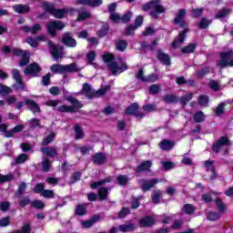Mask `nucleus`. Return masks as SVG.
<instances>
[{"instance_id": "1a4fd4ad", "label": "nucleus", "mask_w": 233, "mask_h": 233, "mask_svg": "<svg viewBox=\"0 0 233 233\" xmlns=\"http://www.w3.org/2000/svg\"><path fill=\"white\" fill-rule=\"evenodd\" d=\"M110 88H112V86L110 85H107V86H105L103 88L98 89L97 91L91 88L84 94L86 97H87L88 99H94L96 97H103V96H105L108 92V90H110Z\"/></svg>"}, {"instance_id": "bb28decb", "label": "nucleus", "mask_w": 233, "mask_h": 233, "mask_svg": "<svg viewBox=\"0 0 233 233\" xmlns=\"http://www.w3.org/2000/svg\"><path fill=\"white\" fill-rule=\"evenodd\" d=\"M40 152H42L44 156H47V157H54L55 156H57V149H56L54 147H42Z\"/></svg>"}, {"instance_id": "6e6552de", "label": "nucleus", "mask_w": 233, "mask_h": 233, "mask_svg": "<svg viewBox=\"0 0 233 233\" xmlns=\"http://www.w3.org/2000/svg\"><path fill=\"white\" fill-rule=\"evenodd\" d=\"M159 183V178H142L139 180V185L142 192H148L152 190Z\"/></svg>"}, {"instance_id": "cd10ccee", "label": "nucleus", "mask_w": 233, "mask_h": 233, "mask_svg": "<svg viewBox=\"0 0 233 233\" xmlns=\"http://www.w3.org/2000/svg\"><path fill=\"white\" fill-rule=\"evenodd\" d=\"M151 167H152V162L149 160H146L137 167L136 172L137 174H141V172H147V170H150Z\"/></svg>"}, {"instance_id": "bf43d9fd", "label": "nucleus", "mask_w": 233, "mask_h": 233, "mask_svg": "<svg viewBox=\"0 0 233 233\" xmlns=\"http://www.w3.org/2000/svg\"><path fill=\"white\" fill-rule=\"evenodd\" d=\"M13 92L10 86L5 85L0 86V94L2 96H8V94H12Z\"/></svg>"}, {"instance_id": "0e129e2a", "label": "nucleus", "mask_w": 233, "mask_h": 233, "mask_svg": "<svg viewBox=\"0 0 233 233\" xmlns=\"http://www.w3.org/2000/svg\"><path fill=\"white\" fill-rule=\"evenodd\" d=\"M50 77H52V74L50 73H47L46 76H42L41 85L43 86H48V85L51 83Z\"/></svg>"}, {"instance_id": "0eeeda50", "label": "nucleus", "mask_w": 233, "mask_h": 233, "mask_svg": "<svg viewBox=\"0 0 233 233\" xmlns=\"http://www.w3.org/2000/svg\"><path fill=\"white\" fill-rule=\"evenodd\" d=\"M125 114L126 116L140 117V119H143V117H145V113L141 112V106H139V104L136 102L132 103L127 107H126Z\"/></svg>"}, {"instance_id": "f03ea898", "label": "nucleus", "mask_w": 233, "mask_h": 233, "mask_svg": "<svg viewBox=\"0 0 233 233\" xmlns=\"http://www.w3.org/2000/svg\"><path fill=\"white\" fill-rule=\"evenodd\" d=\"M218 55L220 57V60L217 62L218 68H228V66L233 68V49L220 52Z\"/></svg>"}, {"instance_id": "412c9836", "label": "nucleus", "mask_w": 233, "mask_h": 233, "mask_svg": "<svg viewBox=\"0 0 233 233\" xmlns=\"http://www.w3.org/2000/svg\"><path fill=\"white\" fill-rule=\"evenodd\" d=\"M175 145H176V143H174V141L169 140V139H162L160 141V143L158 144L159 148H161V150H164L166 152L172 150L174 148Z\"/></svg>"}, {"instance_id": "aec40b11", "label": "nucleus", "mask_w": 233, "mask_h": 233, "mask_svg": "<svg viewBox=\"0 0 233 233\" xmlns=\"http://www.w3.org/2000/svg\"><path fill=\"white\" fill-rule=\"evenodd\" d=\"M72 72H77V66L75 63H71L66 66L59 65V74H66Z\"/></svg>"}, {"instance_id": "4be33fe9", "label": "nucleus", "mask_w": 233, "mask_h": 233, "mask_svg": "<svg viewBox=\"0 0 233 233\" xmlns=\"http://www.w3.org/2000/svg\"><path fill=\"white\" fill-rule=\"evenodd\" d=\"M205 167L208 170H210L211 176L210 180L214 181V179H218V172H216V167H214V161L213 160H207L205 161Z\"/></svg>"}, {"instance_id": "f8f14e48", "label": "nucleus", "mask_w": 233, "mask_h": 233, "mask_svg": "<svg viewBox=\"0 0 233 233\" xmlns=\"http://www.w3.org/2000/svg\"><path fill=\"white\" fill-rule=\"evenodd\" d=\"M42 7L44 12L54 15L56 19H59V9H56V5L45 1L42 3Z\"/></svg>"}, {"instance_id": "680f3d73", "label": "nucleus", "mask_w": 233, "mask_h": 233, "mask_svg": "<svg viewBox=\"0 0 233 233\" xmlns=\"http://www.w3.org/2000/svg\"><path fill=\"white\" fill-rule=\"evenodd\" d=\"M128 214H130V208H122L118 212V218L119 219H125Z\"/></svg>"}, {"instance_id": "13d9d810", "label": "nucleus", "mask_w": 233, "mask_h": 233, "mask_svg": "<svg viewBox=\"0 0 233 233\" xmlns=\"http://www.w3.org/2000/svg\"><path fill=\"white\" fill-rule=\"evenodd\" d=\"M204 10L205 9L203 7L192 9L191 16L193 17V19H198V17H201V15H203Z\"/></svg>"}, {"instance_id": "6ab92c4d", "label": "nucleus", "mask_w": 233, "mask_h": 233, "mask_svg": "<svg viewBox=\"0 0 233 233\" xmlns=\"http://www.w3.org/2000/svg\"><path fill=\"white\" fill-rule=\"evenodd\" d=\"M87 208H88V204L86 203L77 204L75 208V216H78L79 218H82L83 216H86Z\"/></svg>"}, {"instance_id": "774afa93", "label": "nucleus", "mask_w": 233, "mask_h": 233, "mask_svg": "<svg viewBox=\"0 0 233 233\" xmlns=\"http://www.w3.org/2000/svg\"><path fill=\"white\" fill-rule=\"evenodd\" d=\"M225 102L220 103L216 109V116H223V114L225 113Z\"/></svg>"}, {"instance_id": "ea45409f", "label": "nucleus", "mask_w": 233, "mask_h": 233, "mask_svg": "<svg viewBox=\"0 0 233 233\" xmlns=\"http://www.w3.org/2000/svg\"><path fill=\"white\" fill-rule=\"evenodd\" d=\"M182 212L187 216H193L196 213V208L192 204H185L182 208Z\"/></svg>"}, {"instance_id": "f704fd0d", "label": "nucleus", "mask_w": 233, "mask_h": 233, "mask_svg": "<svg viewBox=\"0 0 233 233\" xmlns=\"http://www.w3.org/2000/svg\"><path fill=\"white\" fill-rule=\"evenodd\" d=\"M110 32V25L108 23H105L102 25L100 30L97 31V37L103 38Z\"/></svg>"}, {"instance_id": "39448f33", "label": "nucleus", "mask_w": 233, "mask_h": 233, "mask_svg": "<svg viewBox=\"0 0 233 233\" xmlns=\"http://www.w3.org/2000/svg\"><path fill=\"white\" fill-rule=\"evenodd\" d=\"M12 52L13 56H15V57H21V60L19 62L20 66H26V65L30 63V51L15 48Z\"/></svg>"}, {"instance_id": "69168bd1", "label": "nucleus", "mask_w": 233, "mask_h": 233, "mask_svg": "<svg viewBox=\"0 0 233 233\" xmlns=\"http://www.w3.org/2000/svg\"><path fill=\"white\" fill-rule=\"evenodd\" d=\"M120 19L124 24L130 23V20L132 19V12L128 11L125 13L122 16H120Z\"/></svg>"}, {"instance_id": "2eb2a0df", "label": "nucleus", "mask_w": 233, "mask_h": 233, "mask_svg": "<svg viewBox=\"0 0 233 233\" xmlns=\"http://www.w3.org/2000/svg\"><path fill=\"white\" fill-rule=\"evenodd\" d=\"M140 228H150L156 225V218L151 216H145L138 220Z\"/></svg>"}, {"instance_id": "473e14b6", "label": "nucleus", "mask_w": 233, "mask_h": 233, "mask_svg": "<svg viewBox=\"0 0 233 233\" xmlns=\"http://www.w3.org/2000/svg\"><path fill=\"white\" fill-rule=\"evenodd\" d=\"M120 232H134L136 230V225L134 223L122 224L118 226Z\"/></svg>"}, {"instance_id": "79ce46f5", "label": "nucleus", "mask_w": 233, "mask_h": 233, "mask_svg": "<svg viewBox=\"0 0 233 233\" xmlns=\"http://www.w3.org/2000/svg\"><path fill=\"white\" fill-rule=\"evenodd\" d=\"M98 198L100 201H105L108 199V188L106 187H100L98 189Z\"/></svg>"}, {"instance_id": "a878e982", "label": "nucleus", "mask_w": 233, "mask_h": 233, "mask_svg": "<svg viewBox=\"0 0 233 233\" xmlns=\"http://www.w3.org/2000/svg\"><path fill=\"white\" fill-rule=\"evenodd\" d=\"M163 101L167 105H177L179 103V97L173 94H167L164 96Z\"/></svg>"}, {"instance_id": "864d4df0", "label": "nucleus", "mask_w": 233, "mask_h": 233, "mask_svg": "<svg viewBox=\"0 0 233 233\" xmlns=\"http://www.w3.org/2000/svg\"><path fill=\"white\" fill-rule=\"evenodd\" d=\"M210 23H212V21L203 17V18H201V20L199 22L198 27L201 30H207V28H208V26H210Z\"/></svg>"}, {"instance_id": "09e8293b", "label": "nucleus", "mask_w": 233, "mask_h": 233, "mask_svg": "<svg viewBox=\"0 0 233 233\" xmlns=\"http://www.w3.org/2000/svg\"><path fill=\"white\" fill-rule=\"evenodd\" d=\"M205 113H203V111H198L193 116L195 123H203V121H205Z\"/></svg>"}, {"instance_id": "7ed1b4c3", "label": "nucleus", "mask_w": 233, "mask_h": 233, "mask_svg": "<svg viewBox=\"0 0 233 233\" xmlns=\"http://www.w3.org/2000/svg\"><path fill=\"white\" fill-rule=\"evenodd\" d=\"M66 101L71 103L72 106L63 105L59 106V112H66L68 114H76L77 110L83 108V104L74 96H67Z\"/></svg>"}, {"instance_id": "4d7b16f0", "label": "nucleus", "mask_w": 233, "mask_h": 233, "mask_svg": "<svg viewBox=\"0 0 233 233\" xmlns=\"http://www.w3.org/2000/svg\"><path fill=\"white\" fill-rule=\"evenodd\" d=\"M157 79H159V76L157 74H150L146 76L144 83H156Z\"/></svg>"}, {"instance_id": "4468645a", "label": "nucleus", "mask_w": 233, "mask_h": 233, "mask_svg": "<svg viewBox=\"0 0 233 233\" xmlns=\"http://www.w3.org/2000/svg\"><path fill=\"white\" fill-rule=\"evenodd\" d=\"M107 68L112 72L113 76H117V72L121 74L122 72H125V70H128V66L127 64H123L121 66L117 65V62L113 61L107 64Z\"/></svg>"}, {"instance_id": "5fc2aeb1", "label": "nucleus", "mask_w": 233, "mask_h": 233, "mask_svg": "<svg viewBox=\"0 0 233 233\" xmlns=\"http://www.w3.org/2000/svg\"><path fill=\"white\" fill-rule=\"evenodd\" d=\"M92 15L90 13L84 11L78 14L76 17V21L81 22V21H86V19H90Z\"/></svg>"}, {"instance_id": "20e7f679", "label": "nucleus", "mask_w": 233, "mask_h": 233, "mask_svg": "<svg viewBox=\"0 0 233 233\" xmlns=\"http://www.w3.org/2000/svg\"><path fill=\"white\" fill-rule=\"evenodd\" d=\"M12 76L13 79L17 83L13 86V88H15V90H22L23 92H26L28 88L26 87V85H25V81H23L21 71H19V69L14 68L12 70Z\"/></svg>"}, {"instance_id": "5701e85b", "label": "nucleus", "mask_w": 233, "mask_h": 233, "mask_svg": "<svg viewBox=\"0 0 233 233\" xmlns=\"http://www.w3.org/2000/svg\"><path fill=\"white\" fill-rule=\"evenodd\" d=\"M25 106H28L32 110V112L35 113L37 112L38 114H41V107H39V105L35 101L30 98H26L25 100ZM35 110V111H34Z\"/></svg>"}, {"instance_id": "a19ab883", "label": "nucleus", "mask_w": 233, "mask_h": 233, "mask_svg": "<svg viewBox=\"0 0 233 233\" xmlns=\"http://www.w3.org/2000/svg\"><path fill=\"white\" fill-rule=\"evenodd\" d=\"M86 65H94V61L97 59V54H96V51L94 50L89 51L86 54Z\"/></svg>"}, {"instance_id": "c03bdc74", "label": "nucleus", "mask_w": 233, "mask_h": 233, "mask_svg": "<svg viewBox=\"0 0 233 233\" xmlns=\"http://www.w3.org/2000/svg\"><path fill=\"white\" fill-rule=\"evenodd\" d=\"M32 232V225L30 223L24 224L21 228V230L15 229L12 233H31Z\"/></svg>"}, {"instance_id": "49530a36", "label": "nucleus", "mask_w": 233, "mask_h": 233, "mask_svg": "<svg viewBox=\"0 0 233 233\" xmlns=\"http://www.w3.org/2000/svg\"><path fill=\"white\" fill-rule=\"evenodd\" d=\"M32 208H35L36 210H43L45 208L46 205L45 202L35 199L31 202Z\"/></svg>"}, {"instance_id": "8fccbe9b", "label": "nucleus", "mask_w": 233, "mask_h": 233, "mask_svg": "<svg viewBox=\"0 0 233 233\" xmlns=\"http://www.w3.org/2000/svg\"><path fill=\"white\" fill-rule=\"evenodd\" d=\"M159 92H161V86L157 84L149 86L148 93L151 94V96H156V94H159Z\"/></svg>"}, {"instance_id": "7c9ffc66", "label": "nucleus", "mask_w": 233, "mask_h": 233, "mask_svg": "<svg viewBox=\"0 0 233 233\" xmlns=\"http://www.w3.org/2000/svg\"><path fill=\"white\" fill-rule=\"evenodd\" d=\"M74 131L76 132V136H75L76 141H79V139H83V137H85V131H83V127H81V125L75 124Z\"/></svg>"}, {"instance_id": "c756f323", "label": "nucleus", "mask_w": 233, "mask_h": 233, "mask_svg": "<svg viewBox=\"0 0 233 233\" xmlns=\"http://www.w3.org/2000/svg\"><path fill=\"white\" fill-rule=\"evenodd\" d=\"M13 9L16 14H28L30 12V6L28 5H15L13 6Z\"/></svg>"}, {"instance_id": "4c0bfd02", "label": "nucleus", "mask_w": 233, "mask_h": 233, "mask_svg": "<svg viewBox=\"0 0 233 233\" xmlns=\"http://www.w3.org/2000/svg\"><path fill=\"white\" fill-rule=\"evenodd\" d=\"M127 48H128V42H127V40L119 39L116 43V50H117V52H125Z\"/></svg>"}, {"instance_id": "e433bc0d", "label": "nucleus", "mask_w": 233, "mask_h": 233, "mask_svg": "<svg viewBox=\"0 0 233 233\" xmlns=\"http://www.w3.org/2000/svg\"><path fill=\"white\" fill-rule=\"evenodd\" d=\"M141 199H145V196L140 195L137 197H133V200L131 201V209L137 210L138 207H141Z\"/></svg>"}, {"instance_id": "603ef678", "label": "nucleus", "mask_w": 233, "mask_h": 233, "mask_svg": "<svg viewBox=\"0 0 233 233\" xmlns=\"http://www.w3.org/2000/svg\"><path fill=\"white\" fill-rule=\"evenodd\" d=\"M70 12H74V8H60L59 9V19H63L64 17H67L68 14H70Z\"/></svg>"}, {"instance_id": "052dcab7", "label": "nucleus", "mask_w": 233, "mask_h": 233, "mask_svg": "<svg viewBox=\"0 0 233 233\" xmlns=\"http://www.w3.org/2000/svg\"><path fill=\"white\" fill-rule=\"evenodd\" d=\"M44 191H45L44 183H37L33 188V192H35V194H43Z\"/></svg>"}, {"instance_id": "c85d7f7f", "label": "nucleus", "mask_w": 233, "mask_h": 233, "mask_svg": "<svg viewBox=\"0 0 233 233\" xmlns=\"http://www.w3.org/2000/svg\"><path fill=\"white\" fill-rule=\"evenodd\" d=\"M106 183H112V177H107L106 178H104L99 181H96L90 184V188L93 190H96V188H99V187H103V185H106Z\"/></svg>"}, {"instance_id": "6e6d98bb", "label": "nucleus", "mask_w": 233, "mask_h": 233, "mask_svg": "<svg viewBox=\"0 0 233 233\" xmlns=\"http://www.w3.org/2000/svg\"><path fill=\"white\" fill-rule=\"evenodd\" d=\"M228 14H230V9L223 8L222 10L218 12V14L215 15V18L223 19V17H227Z\"/></svg>"}, {"instance_id": "e2e57ef3", "label": "nucleus", "mask_w": 233, "mask_h": 233, "mask_svg": "<svg viewBox=\"0 0 233 233\" xmlns=\"http://www.w3.org/2000/svg\"><path fill=\"white\" fill-rule=\"evenodd\" d=\"M30 125H31L30 128L32 130H34V128H37V127H38V128H43V126H41V122L38 118H32L30 120Z\"/></svg>"}, {"instance_id": "a18cd8bd", "label": "nucleus", "mask_w": 233, "mask_h": 233, "mask_svg": "<svg viewBox=\"0 0 233 233\" xmlns=\"http://www.w3.org/2000/svg\"><path fill=\"white\" fill-rule=\"evenodd\" d=\"M210 99L208 98V96L207 95H200L198 98V103L200 105V106H208V102Z\"/></svg>"}, {"instance_id": "9b49d317", "label": "nucleus", "mask_w": 233, "mask_h": 233, "mask_svg": "<svg viewBox=\"0 0 233 233\" xmlns=\"http://www.w3.org/2000/svg\"><path fill=\"white\" fill-rule=\"evenodd\" d=\"M151 5H155V10L150 11L149 15L153 17L154 19H158L159 18V14H165L167 12V9L159 3H161V0H151L150 1Z\"/></svg>"}, {"instance_id": "f257e3e1", "label": "nucleus", "mask_w": 233, "mask_h": 233, "mask_svg": "<svg viewBox=\"0 0 233 233\" xmlns=\"http://www.w3.org/2000/svg\"><path fill=\"white\" fill-rule=\"evenodd\" d=\"M187 15V10L179 9L177 16L174 18V25H179L180 28H184V30L179 31L177 37H176L171 43L172 48H177V45H183L186 41L187 35L190 32V28H188L187 25V21L183 19Z\"/></svg>"}, {"instance_id": "a211bd4d", "label": "nucleus", "mask_w": 233, "mask_h": 233, "mask_svg": "<svg viewBox=\"0 0 233 233\" xmlns=\"http://www.w3.org/2000/svg\"><path fill=\"white\" fill-rule=\"evenodd\" d=\"M47 34L51 37H56L57 35V30H59V21H50L46 25Z\"/></svg>"}, {"instance_id": "423d86ee", "label": "nucleus", "mask_w": 233, "mask_h": 233, "mask_svg": "<svg viewBox=\"0 0 233 233\" xmlns=\"http://www.w3.org/2000/svg\"><path fill=\"white\" fill-rule=\"evenodd\" d=\"M232 145V142L230 141V138H228V136H223L220 137L211 147L212 152L214 154H219V150L223 148V147H230Z\"/></svg>"}, {"instance_id": "c9c22d12", "label": "nucleus", "mask_w": 233, "mask_h": 233, "mask_svg": "<svg viewBox=\"0 0 233 233\" xmlns=\"http://www.w3.org/2000/svg\"><path fill=\"white\" fill-rule=\"evenodd\" d=\"M192 97H194V94L190 92L188 94L182 96L180 98H178V101L181 106H187L189 101H192Z\"/></svg>"}, {"instance_id": "9d476101", "label": "nucleus", "mask_w": 233, "mask_h": 233, "mask_svg": "<svg viewBox=\"0 0 233 233\" xmlns=\"http://www.w3.org/2000/svg\"><path fill=\"white\" fill-rule=\"evenodd\" d=\"M41 70V66L37 62H33L25 68L24 74L25 76H31V77H37Z\"/></svg>"}, {"instance_id": "ddd939ff", "label": "nucleus", "mask_w": 233, "mask_h": 233, "mask_svg": "<svg viewBox=\"0 0 233 233\" xmlns=\"http://www.w3.org/2000/svg\"><path fill=\"white\" fill-rule=\"evenodd\" d=\"M74 33L66 32L62 36V43L68 46V48H76L77 46V41L75 38H72Z\"/></svg>"}, {"instance_id": "3c124183", "label": "nucleus", "mask_w": 233, "mask_h": 233, "mask_svg": "<svg viewBox=\"0 0 233 233\" xmlns=\"http://www.w3.org/2000/svg\"><path fill=\"white\" fill-rule=\"evenodd\" d=\"M81 176H83V173L76 171L72 174L69 181V185H74V183H77V181H81Z\"/></svg>"}, {"instance_id": "338daca9", "label": "nucleus", "mask_w": 233, "mask_h": 233, "mask_svg": "<svg viewBox=\"0 0 233 233\" xmlns=\"http://www.w3.org/2000/svg\"><path fill=\"white\" fill-rule=\"evenodd\" d=\"M11 204L8 201L0 202V210L1 212H8L10 210Z\"/></svg>"}, {"instance_id": "b1692460", "label": "nucleus", "mask_w": 233, "mask_h": 233, "mask_svg": "<svg viewBox=\"0 0 233 233\" xmlns=\"http://www.w3.org/2000/svg\"><path fill=\"white\" fill-rule=\"evenodd\" d=\"M49 52L56 61L59 59V46H56L52 41L48 42Z\"/></svg>"}, {"instance_id": "2f4dec72", "label": "nucleus", "mask_w": 233, "mask_h": 233, "mask_svg": "<svg viewBox=\"0 0 233 233\" xmlns=\"http://www.w3.org/2000/svg\"><path fill=\"white\" fill-rule=\"evenodd\" d=\"M56 141V133L51 132L47 136H46L42 140V147H48L51 143H54Z\"/></svg>"}, {"instance_id": "393cba45", "label": "nucleus", "mask_w": 233, "mask_h": 233, "mask_svg": "<svg viewBox=\"0 0 233 233\" xmlns=\"http://www.w3.org/2000/svg\"><path fill=\"white\" fill-rule=\"evenodd\" d=\"M161 198H163V191L161 189H155L151 194V201L155 205H159L161 203Z\"/></svg>"}, {"instance_id": "dca6fc26", "label": "nucleus", "mask_w": 233, "mask_h": 233, "mask_svg": "<svg viewBox=\"0 0 233 233\" xmlns=\"http://www.w3.org/2000/svg\"><path fill=\"white\" fill-rule=\"evenodd\" d=\"M91 160L94 165L101 167L102 165H105V163H106V155H105V153L103 152L96 153L91 157Z\"/></svg>"}, {"instance_id": "58836bf2", "label": "nucleus", "mask_w": 233, "mask_h": 233, "mask_svg": "<svg viewBox=\"0 0 233 233\" xmlns=\"http://www.w3.org/2000/svg\"><path fill=\"white\" fill-rule=\"evenodd\" d=\"M206 218L208 221H218V219H221V214L216 211H209L206 213Z\"/></svg>"}, {"instance_id": "de8ad7c7", "label": "nucleus", "mask_w": 233, "mask_h": 233, "mask_svg": "<svg viewBox=\"0 0 233 233\" xmlns=\"http://www.w3.org/2000/svg\"><path fill=\"white\" fill-rule=\"evenodd\" d=\"M215 205L217 206L218 212H225V210H227V206L223 203L221 198H216Z\"/></svg>"}, {"instance_id": "72a5a7b5", "label": "nucleus", "mask_w": 233, "mask_h": 233, "mask_svg": "<svg viewBox=\"0 0 233 233\" xmlns=\"http://www.w3.org/2000/svg\"><path fill=\"white\" fill-rule=\"evenodd\" d=\"M198 48V44L190 43L187 46L181 48V54H194Z\"/></svg>"}, {"instance_id": "37998d69", "label": "nucleus", "mask_w": 233, "mask_h": 233, "mask_svg": "<svg viewBox=\"0 0 233 233\" xmlns=\"http://www.w3.org/2000/svg\"><path fill=\"white\" fill-rule=\"evenodd\" d=\"M129 179L127 175H118L116 177V181L120 187H127V183H128Z\"/></svg>"}, {"instance_id": "f3484780", "label": "nucleus", "mask_w": 233, "mask_h": 233, "mask_svg": "<svg viewBox=\"0 0 233 233\" xmlns=\"http://www.w3.org/2000/svg\"><path fill=\"white\" fill-rule=\"evenodd\" d=\"M157 59L161 62L162 65H166V66H170L172 65L170 56L164 53L161 49L157 51Z\"/></svg>"}]
</instances>
